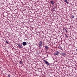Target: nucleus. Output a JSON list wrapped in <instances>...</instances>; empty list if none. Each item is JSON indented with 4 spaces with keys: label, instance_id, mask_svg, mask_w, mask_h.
I'll return each instance as SVG.
<instances>
[{
    "label": "nucleus",
    "instance_id": "20e7f679",
    "mask_svg": "<svg viewBox=\"0 0 77 77\" xmlns=\"http://www.w3.org/2000/svg\"><path fill=\"white\" fill-rule=\"evenodd\" d=\"M22 44L23 45L25 46V45H27V43H26V42H23Z\"/></svg>",
    "mask_w": 77,
    "mask_h": 77
},
{
    "label": "nucleus",
    "instance_id": "0eeeda50",
    "mask_svg": "<svg viewBox=\"0 0 77 77\" xmlns=\"http://www.w3.org/2000/svg\"><path fill=\"white\" fill-rule=\"evenodd\" d=\"M66 55V54H65V53H63L61 54V56H65Z\"/></svg>",
    "mask_w": 77,
    "mask_h": 77
},
{
    "label": "nucleus",
    "instance_id": "1a4fd4ad",
    "mask_svg": "<svg viewBox=\"0 0 77 77\" xmlns=\"http://www.w3.org/2000/svg\"><path fill=\"white\" fill-rule=\"evenodd\" d=\"M45 48L46 49V50H48V47L46 46H45Z\"/></svg>",
    "mask_w": 77,
    "mask_h": 77
},
{
    "label": "nucleus",
    "instance_id": "7ed1b4c3",
    "mask_svg": "<svg viewBox=\"0 0 77 77\" xmlns=\"http://www.w3.org/2000/svg\"><path fill=\"white\" fill-rule=\"evenodd\" d=\"M19 48H23V46H22V45L21 44H19L18 45Z\"/></svg>",
    "mask_w": 77,
    "mask_h": 77
},
{
    "label": "nucleus",
    "instance_id": "4468645a",
    "mask_svg": "<svg viewBox=\"0 0 77 77\" xmlns=\"http://www.w3.org/2000/svg\"><path fill=\"white\" fill-rule=\"evenodd\" d=\"M5 42L7 44H9V43L7 41H5Z\"/></svg>",
    "mask_w": 77,
    "mask_h": 77
},
{
    "label": "nucleus",
    "instance_id": "9d476101",
    "mask_svg": "<svg viewBox=\"0 0 77 77\" xmlns=\"http://www.w3.org/2000/svg\"><path fill=\"white\" fill-rule=\"evenodd\" d=\"M64 2H66L67 4H68L69 3L67 2V0H64Z\"/></svg>",
    "mask_w": 77,
    "mask_h": 77
},
{
    "label": "nucleus",
    "instance_id": "f03ea898",
    "mask_svg": "<svg viewBox=\"0 0 77 77\" xmlns=\"http://www.w3.org/2000/svg\"><path fill=\"white\" fill-rule=\"evenodd\" d=\"M43 62H44L45 64H46V65H47V66L48 65H50V63L48 62V61H46V60H43Z\"/></svg>",
    "mask_w": 77,
    "mask_h": 77
},
{
    "label": "nucleus",
    "instance_id": "2eb2a0df",
    "mask_svg": "<svg viewBox=\"0 0 77 77\" xmlns=\"http://www.w3.org/2000/svg\"><path fill=\"white\" fill-rule=\"evenodd\" d=\"M65 37L66 38H67V37H68V35L66 34H65Z\"/></svg>",
    "mask_w": 77,
    "mask_h": 77
},
{
    "label": "nucleus",
    "instance_id": "dca6fc26",
    "mask_svg": "<svg viewBox=\"0 0 77 77\" xmlns=\"http://www.w3.org/2000/svg\"><path fill=\"white\" fill-rule=\"evenodd\" d=\"M8 77H11V76H10V74H8Z\"/></svg>",
    "mask_w": 77,
    "mask_h": 77
},
{
    "label": "nucleus",
    "instance_id": "ddd939ff",
    "mask_svg": "<svg viewBox=\"0 0 77 77\" xmlns=\"http://www.w3.org/2000/svg\"><path fill=\"white\" fill-rule=\"evenodd\" d=\"M20 64H21V65L22 64H23V62H22L21 61H20Z\"/></svg>",
    "mask_w": 77,
    "mask_h": 77
},
{
    "label": "nucleus",
    "instance_id": "6e6552de",
    "mask_svg": "<svg viewBox=\"0 0 77 77\" xmlns=\"http://www.w3.org/2000/svg\"><path fill=\"white\" fill-rule=\"evenodd\" d=\"M58 48H60V50H62V47H61L60 45L58 46Z\"/></svg>",
    "mask_w": 77,
    "mask_h": 77
},
{
    "label": "nucleus",
    "instance_id": "f257e3e1",
    "mask_svg": "<svg viewBox=\"0 0 77 77\" xmlns=\"http://www.w3.org/2000/svg\"><path fill=\"white\" fill-rule=\"evenodd\" d=\"M42 46V42L40 41L38 44V47L39 48H41Z\"/></svg>",
    "mask_w": 77,
    "mask_h": 77
},
{
    "label": "nucleus",
    "instance_id": "f3484780",
    "mask_svg": "<svg viewBox=\"0 0 77 77\" xmlns=\"http://www.w3.org/2000/svg\"><path fill=\"white\" fill-rule=\"evenodd\" d=\"M76 51L77 52V49H76Z\"/></svg>",
    "mask_w": 77,
    "mask_h": 77
},
{
    "label": "nucleus",
    "instance_id": "423d86ee",
    "mask_svg": "<svg viewBox=\"0 0 77 77\" xmlns=\"http://www.w3.org/2000/svg\"><path fill=\"white\" fill-rule=\"evenodd\" d=\"M59 53V52H58V51H57L55 53V54H56V55H58Z\"/></svg>",
    "mask_w": 77,
    "mask_h": 77
},
{
    "label": "nucleus",
    "instance_id": "f8f14e48",
    "mask_svg": "<svg viewBox=\"0 0 77 77\" xmlns=\"http://www.w3.org/2000/svg\"><path fill=\"white\" fill-rule=\"evenodd\" d=\"M71 17L72 18H74V15L71 16Z\"/></svg>",
    "mask_w": 77,
    "mask_h": 77
},
{
    "label": "nucleus",
    "instance_id": "9b49d317",
    "mask_svg": "<svg viewBox=\"0 0 77 77\" xmlns=\"http://www.w3.org/2000/svg\"><path fill=\"white\" fill-rule=\"evenodd\" d=\"M63 30H65L66 32H67V30H66V29L64 28H63Z\"/></svg>",
    "mask_w": 77,
    "mask_h": 77
},
{
    "label": "nucleus",
    "instance_id": "39448f33",
    "mask_svg": "<svg viewBox=\"0 0 77 77\" xmlns=\"http://www.w3.org/2000/svg\"><path fill=\"white\" fill-rule=\"evenodd\" d=\"M50 2L51 3V4H52V5H54V2L53 1H51Z\"/></svg>",
    "mask_w": 77,
    "mask_h": 77
}]
</instances>
